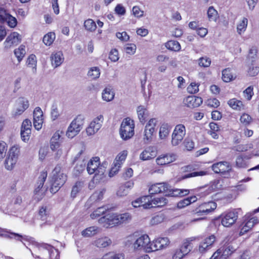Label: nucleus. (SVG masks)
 Returning a JSON list of instances; mask_svg holds the SVG:
<instances>
[{"label": "nucleus", "mask_w": 259, "mask_h": 259, "mask_svg": "<svg viewBox=\"0 0 259 259\" xmlns=\"http://www.w3.org/2000/svg\"><path fill=\"white\" fill-rule=\"evenodd\" d=\"M127 155V152L126 150H123L120 152L116 157L114 162H117L121 165L123 162L125 161Z\"/></svg>", "instance_id": "nucleus-50"}, {"label": "nucleus", "mask_w": 259, "mask_h": 259, "mask_svg": "<svg viewBox=\"0 0 259 259\" xmlns=\"http://www.w3.org/2000/svg\"><path fill=\"white\" fill-rule=\"evenodd\" d=\"M215 241V237L211 235L205 238L199 244L198 250L201 253H204L208 250Z\"/></svg>", "instance_id": "nucleus-20"}, {"label": "nucleus", "mask_w": 259, "mask_h": 259, "mask_svg": "<svg viewBox=\"0 0 259 259\" xmlns=\"http://www.w3.org/2000/svg\"><path fill=\"white\" fill-rule=\"evenodd\" d=\"M113 166L111 167L109 172V176L112 177L115 175L119 171L121 166L117 162H113Z\"/></svg>", "instance_id": "nucleus-58"}, {"label": "nucleus", "mask_w": 259, "mask_h": 259, "mask_svg": "<svg viewBox=\"0 0 259 259\" xmlns=\"http://www.w3.org/2000/svg\"><path fill=\"white\" fill-rule=\"evenodd\" d=\"M14 208L17 210L22 209L24 205L23 204L22 198L21 196H17L14 198L13 201Z\"/></svg>", "instance_id": "nucleus-52"}, {"label": "nucleus", "mask_w": 259, "mask_h": 259, "mask_svg": "<svg viewBox=\"0 0 259 259\" xmlns=\"http://www.w3.org/2000/svg\"><path fill=\"white\" fill-rule=\"evenodd\" d=\"M47 177V171H43L40 173L37 182L36 187L34 189V195L38 200H40L45 195L46 189L43 188L44 182Z\"/></svg>", "instance_id": "nucleus-11"}, {"label": "nucleus", "mask_w": 259, "mask_h": 259, "mask_svg": "<svg viewBox=\"0 0 259 259\" xmlns=\"http://www.w3.org/2000/svg\"><path fill=\"white\" fill-rule=\"evenodd\" d=\"M229 106L234 110L241 111L243 110L244 106L242 101L236 98H233L228 101Z\"/></svg>", "instance_id": "nucleus-32"}, {"label": "nucleus", "mask_w": 259, "mask_h": 259, "mask_svg": "<svg viewBox=\"0 0 259 259\" xmlns=\"http://www.w3.org/2000/svg\"><path fill=\"white\" fill-rule=\"evenodd\" d=\"M51 58L52 66L55 68L60 66L64 60L63 54L61 51L53 53Z\"/></svg>", "instance_id": "nucleus-25"}, {"label": "nucleus", "mask_w": 259, "mask_h": 259, "mask_svg": "<svg viewBox=\"0 0 259 259\" xmlns=\"http://www.w3.org/2000/svg\"><path fill=\"white\" fill-rule=\"evenodd\" d=\"M137 112L140 121L142 123H145L148 114L147 109L144 106H140L138 107Z\"/></svg>", "instance_id": "nucleus-34"}, {"label": "nucleus", "mask_w": 259, "mask_h": 259, "mask_svg": "<svg viewBox=\"0 0 259 259\" xmlns=\"http://www.w3.org/2000/svg\"><path fill=\"white\" fill-rule=\"evenodd\" d=\"M233 77L231 70L230 69L227 68L223 70L222 79L224 81L226 82H230L232 80Z\"/></svg>", "instance_id": "nucleus-44"}, {"label": "nucleus", "mask_w": 259, "mask_h": 259, "mask_svg": "<svg viewBox=\"0 0 259 259\" xmlns=\"http://www.w3.org/2000/svg\"><path fill=\"white\" fill-rule=\"evenodd\" d=\"M21 40V35L17 32H13L8 35L4 42L6 49L17 45Z\"/></svg>", "instance_id": "nucleus-16"}, {"label": "nucleus", "mask_w": 259, "mask_h": 259, "mask_svg": "<svg viewBox=\"0 0 259 259\" xmlns=\"http://www.w3.org/2000/svg\"><path fill=\"white\" fill-rule=\"evenodd\" d=\"M100 75V69L98 67H94L90 69L88 75L92 79H95L99 77Z\"/></svg>", "instance_id": "nucleus-41"}, {"label": "nucleus", "mask_w": 259, "mask_h": 259, "mask_svg": "<svg viewBox=\"0 0 259 259\" xmlns=\"http://www.w3.org/2000/svg\"><path fill=\"white\" fill-rule=\"evenodd\" d=\"M207 16L209 21H215L218 18V12L213 7H210L207 11Z\"/></svg>", "instance_id": "nucleus-49"}, {"label": "nucleus", "mask_w": 259, "mask_h": 259, "mask_svg": "<svg viewBox=\"0 0 259 259\" xmlns=\"http://www.w3.org/2000/svg\"><path fill=\"white\" fill-rule=\"evenodd\" d=\"M49 215V211L46 206H41L39 210L38 216L42 221H46Z\"/></svg>", "instance_id": "nucleus-46"}, {"label": "nucleus", "mask_w": 259, "mask_h": 259, "mask_svg": "<svg viewBox=\"0 0 259 259\" xmlns=\"http://www.w3.org/2000/svg\"><path fill=\"white\" fill-rule=\"evenodd\" d=\"M149 198V196H144L141 198H138L132 202V205L134 207H143L144 209H147L145 204H148L147 199Z\"/></svg>", "instance_id": "nucleus-33"}, {"label": "nucleus", "mask_w": 259, "mask_h": 259, "mask_svg": "<svg viewBox=\"0 0 259 259\" xmlns=\"http://www.w3.org/2000/svg\"><path fill=\"white\" fill-rule=\"evenodd\" d=\"M84 119L83 115H78L72 121L66 132V136L69 138H73L80 132L82 128Z\"/></svg>", "instance_id": "nucleus-5"}, {"label": "nucleus", "mask_w": 259, "mask_h": 259, "mask_svg": "<svg viewBox=\"0 0 259 259\" xmlns=\"http://www.w3.org/2000/svg\"><path fill=\"white\" fill-rule=\"evenodd\" d=\"M132 215L128 212L116 213L117 225L128 223L132 220Z\"/></svg>", "instance_id": "nucleus-29"}, {"label": "nucleus", "mask_w": 259, "mask_h": 259, "mask_svg": "<svg viewBox=\"0 0 259 259\" xmlns=\"http://www.w3.org/2000/svg\"><path fill=\"white\" fill-rule=\"evenodd\" d=\"M240 121L245 126L249 125L252 121L251 117L247 113H243L240 118Z\"/></svg>", "instance_id": "nucleus-53"}, {"label": "nucleus", "mask_w": 259, "mask_h": 259, "mask_svg": "<svg viewBox=\"0 0 259 259\" xmlns=\"http://www.w3.org/2000/svg\"><path fill=\"white\" fill-rule=\"evenodd\" d=\"M136 46L134 44H127L124 47V50L127 54L133 55L136 51Z\"/></svg>", "instance_id": "nucleus-61"}, {"label": "nucleus", "mask_w": 259, "mask_h": 259, "mask_svg": "<svg viewBox=\"0 0 259 259\" xmlns=\"http://www.w3.org/2000/svg\"><path fill=\"white\" fill-rule=\"evenodd\" d=\"M259 212V207L254 210L252 213H248L245 217L244 225L241 229L239 232V236H242L245 233L250 230L254 225L257 223V219L255 217H251L252 214Z\"/></svg>", "instance_id": "nucleus-8"}, {"label": "nucleus", "mask_w": 259, "mask_h": 259, "mask_svg": "<svg viewBox=\"0 0 259 259\" xmlns=\"http://www.w3.org/2000/svg\"><path fill=\"white\" fill-rule=\"evenodd\" d=\"M124 256L120 253H114L113 252H109L104 255L102 259H123Z\"/></svg>", "instance_id": "nucleus-57"}, {"label": "nucleus", "mask_w": 259, "mask_h": 259, "mask_svg": "<svg viewBox=\"0 0 259 259\" xmlns=\"http://www.w3.org/2000/svg\"><path fill=\"white\" fill-rule=\"evenodd\" d=\"M157 121L156 118H151L146 124L143 137L144 143L148 144L152 141L153 134L155 132V127L157 124Z\"/></svg>", "instance_id": "nucleus-10"}, {"label": "nucleus", "mask_w": 259, "mask_h": 259, "mask_svg": "<svg viewBox=\"0 0 259 259\" xmlns=\"http://www.w3.org/2000/svg\"><path fill=\"white\" fill-rule=\"evenodd\" d=\"M156 156L155 148L153 146H149L144 149L140 154V159L142 160H148L154 158Z\"/></svg>", "instance_id": "nucleus-24"}, {"label": "nucleus", "mask_w": 259, "mask_h": 259, "mask_svg": "<svg viewBox=\"0 0 259 259\" xmlns=\"http://www.w3.org/2000/svg\"><path fill=\"white\" fill-rule=\"evenodd\" d=\"M98 227L92 226L87 228L81 232V235L85 237L93 236L97 234Z\"/></svg>", "instance_id": "nucleus-38"}, {"label": "nucleus", "mask_w": 259, "mask_h": 259, "mask_svg": "<svg viewBox=\"0 0 259 259\" xmlns=\"http://www.w3.org/2000/svg\"><path fill=\"white\" fill-rule=\"evenodd\" d=\"M8 239H14L16 241H21L24 245H25V243L23 242L24 241H28L29 242H32L33 241V238L30 237L26 235L23 236L20 234L10 231L9 232Z\"/></svg>", "instance_id": "nucleus-26"}, {"label": "nucleus", "mask_w": 259, "mask_h": 259, "mask_svg": "<svg viewBox=\"0 0 259 259\" xmlns=\"http://www.w3.org/2000/svg\"><path fill=\"white\" fill-rule=\"evenodd\" d=\"M165 47L167 49L173 51H179L181 49L180 44L176 40L168 41L165 44Z\"/></svg>", "instance_id": "nucleus-39"}, {"label": "nucleus", "mask_w": 259, "mask_h": 259, "mask_svg": "<svg viewBox=\"0 0 259 259\" xmlns=\"http://www.w3.org/2000/svg\"><path fill=\"white\" fill-rule=\"evenodd\" d=\"M28 100L24 97L19 98L16 103V110L15 114L19 115L22 114L29 107Z\"/></svg>", "instance_id": "nucleus-21"}, {"label": "nucleus", "mask_w": 259, "mask_h": 259, "mask_svg": "<svg viewBox=\"0 0 259 259\" xmlns=\"http://www.w3.org/2000/svg\"><path fill=\"white\" fill-rule=\"evenodd\" d=\"M31 126L32 124L31 121L29 119H26L22 122L21 130H24V131L30 132Z\"/></svg>", "instance_id": "nucleus-63"}, {"label": "nucleus", "mask_w": 259, "mask_h": 259, "mask_svg": "<svg viewBox=\"0 0 259 259\" xmlns=\"http://www.w3.org/2000/svg\"><path fill=\"white\" fill-rule=\"evenodd\" d=\"M105 191L106 190L104 188L95 191L90 197V201L96 202L102 200Z\"/></svg>", "instance_id": "nucleus-36"}, {"label": "nucleus", "mask_w": 259, "mask_h": 259, "mask_svg": "<svg viewBox=\"0 0 259 259\" xmlns=\"http://www.w3.org/2000/svg\"><path fill=\"white\" fill-rule=\"evenodd\" d=\"M134 120L130 118H124L122 121L119 131L120 137L123 140L131 139L134 135Z\"/></svg>", "instance_id": "nucleus-4"}, {"label": "nucleus", "mask_w": 259, "mask_h": 259, "mask_svg": "<svg viewBox=\"0 0 259 259\" xmlns=\"http://www.w3.org/2000/svg\"><path fill=\"white\" fill-rule=\"evenodd\" d=\"M150 194L163 193L165 196L171 197H183L190 193L189 189H171L166 183H156L152 185L149 189Z\"/></svg>", "instance_id": "nucleus-1"}, {"label": "nucleus", "mask_w": 259, "mask_h": 259, "mask_svg": "<svg viewBox=\"0 0 259 259\" xmlns=\"http://www.w3.org/2000/svg\"><path fill=\"white\" fill-rule=\"evenodd\" d=\"M108 208H106L104 206L99 207L95 211H94L90 215L91 218L92 219H96L99 217L101 215L104 214Z\"/></svg>", "instance_id": "nucleus-43"}, {"label": "nucleus", "mask_w": 259, "mask_h": 259, "mask_svg": "<svg viewBox=\"0 0 259 259\" xmlns=\"http://www.w3.org/2000/svg\"><path fill=\"white\" fill-rule=\"evenodd\" d=\"M218 250H221L220 253L223 258L226 259L235 251L236 249L232 245L228 244L221 247Z\"/></svg>", "instance_id": "nucleus-30"}, {"label": "nucleus", "mask_w": 259, "mask_h": 259, "mask_svg": "<svg viewBox=\"0 0 259 259\" xmlns=\"http://www.w3.org/2000/svg\"><path fill=\"white\" fill-rule=\"evenodd\" d=\"M55 38V34L49 32L46 34L43 38V42L46 46H50L54 42Z\"/></svg>", "instance_id": "nucleus-42"}, {"label": "nucleus", "mask_w": 259, "mask_h": 259, "mask_svg": "<svg viewBox=\"0 0 259 259\" xmlns=\"http://www.w3.org/2000/svg\"><path fill=\"white\" fill-rule=\"evenodd\" d=\"M222 224L226 227H229L234 224L238 218V212L233 210L222 214Z\"/></svg>", "instance_id": "nucleus-15"}, {"label": "nucleus", "mask_w": 259, "mask_h": 259, "mask_svg": "<svg viewBox=\"0 0 259 259\" xmlns=\"http://www.w3.org/2000/svg\"><path fill=\"white\" fill-rule=\"evenodd\" d=\"M115 94L111 87H106L102 91V99L106 102L111 101L114 98Z\"/></svg>", "instance_id": "nucleus-31"}, {"label": "nucleus", "mask_w": 259, "mask_h": 259, "mask_svg": "<svg viewBox=\"0 0 259 259\" xmlns=\"http://www.w3.org/2000/svg\"><path fill=\"white\" fill-rule=\"evenodd\" d=\"M25 53V47L23 45H21L19 48L14 51V54L19 62L22 60Z\"/></svg>", "instance_id": "nucleus-40"}, {"label": "nucleus", "mask_w": 259, "mask_h": 259, "mask_svg": "<svg viewBox=\"0 0 259 259\" xmlns=\"http://www.w3.org/2000/svg\"><path fill=\"white\" fill-rule=\"evenodd\" d=\"M184 103L188 107L196 108L199 107L202 103V99L201 97L195 96H188L184 100Z\"/></svg>", "instance_id": "nucleus-23"}, {"label": "nucleus", "mask_w": 259, "mask_h": 259, "mask_svg": "<svg viewBox=\"0 0 259 259\" xmlns=\"http://www.w3.org/2000/svg\"><path fill=\"white\" fill-rule=\"evenodd\" d=\"M195 240V237H190L185 239L180 247L186 255H187L192 249V242Z\"/></svg>", "instance_id": "nucleus-28"}, {"label": "nucleus", "mask_w": 259, "mask_h": 259, "mask_svg": "<svg viewBox=\"0 0 259 259\" xmlns=\"http://www.w3.org/2000/svg\"><path fill=\"white\" fill-rule=\"evenodd\" d=\"M103 121L104 117L101 114L95 118L86 129L87 135L92 136L96 133L102 127Z\"/></svg>", "instance_id": "nucleus-13"}, {"label": "nucleus", "mask_w": 259, "mask_h": 259, "mask_svg": "<svg viewBox=\"0 0 259 259\" xmlns=\"http://www.w3.org/2000/svg\"><path fill=\"white\" fill-rule=\"evenodd\" d=\"M248 24V20L246 18H243L242 20L237 25V32L239 34H241L245 31Z\"/></svg>", "instance_id": "nucleus-45"}, {"label": "nucleus", "mask_w": 259, "mask_h": 259, "mask_svg": "<svg viewBox=\"0 0 259 259\" xmlns=\"http://www.w3.org/2000/svg\"><path fill=\"white\" fill-rule=\"evenodd\" d=\"M164 219V215L162 213L158 214L153 217L151 221L150 224L152 225H156L162 223Z\"/></svg>", "instance_id": "nucleus-54"}, {"label": "nucleus", "mask_w": 259, "mask_h": 259, "mask_svg": "<svg viewBox=\"0 0 259 259\" xmlns=\"http://www.w3.org/2000/svg\"><path fill=\"white\" fill-rule=\"evenodd\" d=\"M169 243L167 237H160L151 242V252L161 249L167 246Z\"/></svg>", "instance_id": "nucleus-19"}, {"label": "nucleus", "mask_w": 259, "mask_h": 259, "mask_svg": "<svg viewBox=\"0 0 259 259\" xmlns=\"http://www.w3.org/2000/svg\"><path fill=\"white\" fill-rule=\"evenodd\" d=\"M186 135L185 126L182 124H179L175 126L172 134L171 144L174 146L179 145Z\"/></svg>", "instance_id": "nucleus-9"}, {"label": "nucleus", "mask_w": 259, "mask_h": 259, "mask_svg": "<svg viewBox=\"0 0 259 259\" xmlns=\"http://www.w3.org/2000/svg\"><path fill=\"white\" fill-rule=\"evenodd\" d=\"M27 64L29 67L32 68V71L33 73L36 72V56L33 55H30L27 59Z\"/></svg>", "instance_id": "nucleus-37"}, {"label": "nucleus", "mask_w": 259, "mask_h": 259, "mask_svg": "<svg viewBox=\"0 0 259 259\" xmlns=\"http://www.w3.org/2000/svg\"><path fill=\"white\" fill-rule=\"evenodd\" d=\"M212 169L217 174L225 175L231 170V166L227 161H221L215 163L212 165Z\"/></svg>", "instance_id": "nucleus-17"}, {"label": "nucleus", "mask_w": 259, "mask_h": 259, "mask_svg": "<svg viewBox=\"0 0 259 259\" xmlns=\"http://www.w3.org/2000/svg\"><path fill=\"white\" fill-rule=\"evenodd\" d=\"M217 207V203L209 201L199 204L193 211L197 216H204L213 212Z\"/></svg>", "instance_id": "nucleus-7"}, {"label": "nucleus", "mask_w": 259, "mask_h": 259, "mask_svg": "<svg viewBox=\"0 0 259 259\" xmlns=\"http://www.w3.org/2000/svg\"><path fill=\"white\" fill-rule=\"evenodd\" d=\"M253 88L252 86H249L243 92L244 97L248 101H250L253 95Z\"/></svg>", "instance_id": "nucleus-56"}, {"label": "nucleus", "mask_w": 259, "mask_h": 259, "mask_svg": "<svg viewBox=\"0 0 259 259\" xmlns=\"http://www.w3.org/2000/svg\"><path fill=\"white\" fill-rule=\"evenodd\" d=\"M66 179V175L63 172L61 167L59 165H57L52 171L51 192L56 193L64 184Z\"/></svg>", "instance_id": "nucleus-3"}, {"label": "nucleus", "mask_w": 259, "mask_h": 259, "mask_svg": "<svg viewBox=\"0 0 259 259\" xmlns=\"http://www.w3.org/2000/svg\"><path fill=\"white\" fill-rule=\"evenodd\" d=\"M148 204H145L147 208L159 207L164 206L167 203V200L164 197L152 198L149 196V198L147 199Z\"/></svg>", "instance_id": "nucleus-18"}, {"label": "nucleus", "mask_w": 259, "mask_h": 259, "mask_svg": "<svg viewBox=\"0 0 259 259\" xmlns=\"http://www.w3.org/2000/svg\"><path fill=\"white\" fill-rule=\"evenodd\" d=\"M177 157L176 154L168 153L161 155L156 158V161L157 164L162 165L172 162L176 160Z\"/></svg>", "instance_id": "nucleus-22"}, {"label": "nucleus", "mask_w": 259, "mask_h": 259, "mask_svg": "<svg viewBox=\"0 0 259 259\" xmlns=\"http://www.w3.org/2000/svg\"><path fill=\"white\" fill-rule=\"evenodd\" d=\"M51 115V118L53 120H56L60 116V113L58 109L57 105L56 103H54L52 105Z\"/></svg>", "instance_id": "nucleus-55"}, {"label": "nucleus", "mask_w": 259, "mask_h": 259, "mask_svg": "<svg viewBox=\"0 0 259 259\" xmlns=\"http://www.w3.org/2000/svg\"><path fill=\"white\" fill-rule=\"evenodd\" d=\"M171 126L167 123H163L160 127L159 136L161 139H164L168 136Z\"/></svg>", "instance_id": "nucleus-35"}, {"label": "nucleus", "mask_w": 259, "mask_h": 259, "mask_svg": "<svg viewBox=\"0 0 259 259\" xmlns=\"http://www.w3.org/2000/svg\"><path fill=\"white\" fill-rule=\"evenodd\" d=\"M199 85L195 82H192L187 88L188 93L191 94H195L199 91Z\"/></svg>", "instance_id": "nucleus-62"}, {"label": "nucleus", "mask_w": 259, "mask_h": 259, "mask_svg": "<svg viewBox=\"0 0 259 259\" xmlns=\"http://www.w3.org/2000/svg\"><path fill=\"white\" fill-rule=\"evenodd\" d=\"M19 150L20 147L17 145L13 146L9 150L4 163L5 167L7 170H11L14 168L17 161Z\"/></svg>", "instance_id": "nucleus-6"}, {"label": "nucleus", "mask_w": 259, "mask_h": 259, "mask_svg": "<svg viewBox=\"0 0 259 259\" xmlns=\"http://www.w3.org/2000/svg\"><path fill=\"white\" fill-rule=\"evenodd\" d=\"M5 22H7L8 25L12 28L15 27L17 24V19L10 14H9Z\"/></svg>", "instance_id": "nucleus-64"}, {"label": "nucleus", "mask_w": 259, "mask_h": 259, "mask_svg": "<svg viewBox=\"0 0 259 259\" xmlns=\"http://www.w3.org/2000/svg\"><path fill=\"white\" fill-rule=\"evenodd\" d=\"M112 243L111 240L108 237L103 236L96 239L93 242V244L98 248L106 247Z\"/></svg>", "instance_id": "nucleus-27"}, {"label": "nucleus", "mask_w": 259, "mask_h": 259, "mask_svg": "<svg viewBox=\"0 0 259 259\" xmlns=\"http://www.w3.org/2000/svg\"><path fill=\"white\" fill-rule=\"evenodd\" d=\"M128 241L133 242V248L135 250H144L147 252H151L150 239L147 234L139 236L134 234L128 237Z\"/></svg>", "instance_id": "nucleus-2"}, {"label": "nucleus", "mask_w": 259, "mask_h": 259, "mask_svg": "<svg viewBox=\"0 0 259 259\" xmlns=\"http://www.w3.org/2000/svg\"><path fill=\"white\" fill-rule=\"evenodd\" d=\"M100 158L98 157L92 158L88 162L87 170L90 175L103 174L104 169L100 166Z\"/></svg>", "instance_id": "nucleus-12"}, {"label": "nucleus", "mask_w": 259, "mask_h": 259, "mask_svg": "<svg viewBox=\"0 0 259 259\" xmlns=\"http://www.w3.org/2000/svg\"><path fill=\"white\" fill-rule=\"evenodd\" d=\"M82 187V183L80 182H78L73 186L71 192V196L73 198L76 196L77 194L81 190Z\"/></svg>", "instance_id": "nucleus-48"}, {"label": "nucleus", "mask_w": 259, "mask_h": 259, "mask_svg": "<svg viewBox=\"0 0 259 259\" xmlns=\"http://www.w3.org/2000/svg\"><path fill=\"white\" fill-rule=\"evenodd\" d=\"M33 119H43V113L41 108L39 107H36L34 110Z\"/></svg>", "instance_id": "nucleus-60"}, {"label": "nucleus", "mask_w": 259, "mask_h": 259, "mask_svg": "<svg viewBox=\"0 0 259 259\" xmlns=\"http://www.w3.org/2000/svg\"><path fill=\"white\" fill-rule=\"evenodd\" d=\"M7 150V145L4 141L0 142V160H2L6 156Z\"/></svg>", "instance_id": "nucleus-59"}, {"label": "nucleus", "mask_w": 259, "mask_h": 259, "mask_svg": "<svg viewBox=\"0 0 259 259\" xmlns=\"http://www.w3.org/2000/svg\"><path fill=\"white\" fill-rule=\"evenodd\" d=\"M85 28L90 31H93L96 29V24L92 19H88L84 22Z\"/></svg>", "instance_id": "nucleus-47"}, {"label": "nucleus", "mask_w": 259, "mask_h": 259, "mask_svg": "<svg viewBox=\"0 0 259 259\" xmlns=\"http://www.w3.org/2000/svg\"><path fill=\"white\" fill-rule=\"evenodd\" d=\"M198 65L200 67H208L211 64V60L207 57H202L198 60Z\"/></svg>", "instance_id": "nucleus-51"}, {"label": "nucleus", "mask_w": 259, "mask_h": 259, "mask_svg": "<svg viewBox=\"0 0 259 259\" xmlns=\"http://www.w3.org/2000/svg\"><path fill=\"white\" fill-rule=\"evenodd\" d=\"M99 223L103 227L108 228L117 226L116 213H111L100 218Z\"/></svg>", "instance_id": "nucleus-14"}]
</instances>
